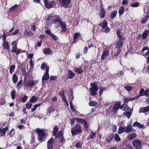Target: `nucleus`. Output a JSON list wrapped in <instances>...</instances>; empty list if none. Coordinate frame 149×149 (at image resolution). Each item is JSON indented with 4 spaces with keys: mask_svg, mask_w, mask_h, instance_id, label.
<instances>
[{
    "mask_svg": "<svg viewBox=\"0 0 149 149\" xmlns=\"http://www.w3.org/2000/svg\"><path fill=\"white\" fill-rule=\"evenodd\" d=\"M47 19L50 21L51 24H56L57 27L60 26L62 29H66V24L65 22L61 21V18L59 16L52 15H49Z\"/></svg>",
    "mask_w": 149,
    "mask_h": 149,
    "instance_id": "1",
    "label": "nucleus"
},
{
    "mask_svg": "<svg viewBox=\"0 0 149 149\" xmlns=\"http://www.w3.org/2000/svg\"><path fill=\"white\" fill-rule=\"evenodd\" d=\"M90 85L91 87L90 88V95L94 96L97 94V92L98 90V86L96 82L91 83Z\"/></svg>",
    "mask_w": 149,
    "mask_h": 149,
    "instance_id": "2",
    "label": "nucleus"
},
{
    "mask_svg": "<svg viewBox=\"0 0 149 149\" xmlns=\"http://www.w3.org/2000/svg\"><path fill=\"white\" fill-rule=\"evenodd\" d=\"M53 135L56 136V138H61L60 142L61 143H64L65 140L63 137V132L62 131H54Z\"/></svg>",
    "mask_w": 149,
    "mask_h": 149,
    "instance_id": "3",
    "label": "nucleus"
},
{
    "mask_svg": "<svg viewBox=\"0 0 149 149\" xmlns=\"http://www.w3.org/2000/svg\"><path fill=\"white\" fill-rule=\"evenodd\" d=\"M62 6L65 8H69L71 7V0H59Z\"/></svg>",
    "mask_w": 149,
    "mask_h": 149,
    "instance_id": "4",
    "label": "nucleus"
},
{
    "mask_svg": "<svg viewBox=\"0 0 149 149\" xmlns=\"http://www.w3.org/2000/svg\"><path fill=\"white\" fill-rule=\"evenodd\" d=\"M132 143L137 149H142V145L141 142L139 140H135L132 141Z\"/></svg>",
    "mask_w": 149,
    "mask_h": 149,
    "instance_id": "5",
    "label": "nucleus"
},
{
    "mask_svg": "<svg viewBox=\"0 0 149 149\" xmlns=\"http://www.w3.org/2000/svg\"><path fill=\"white\" fill-rule=\"evenodd\" d=\"M37 134H38V138L39 140L41 141L44 140L45 139L47 136V135L45 133L44 131H36Z\"/></svg>",
    "mask_w": 149,
    "mask_h": 149,
    "instance_id": "6",
    "label": "nucleus"
},
{
    "mask_svg": "<svg viewBox=\"0 0 149 149\" xmlns=\"http://www.w3.org/2000/svg\"><path fill=\"white\" fill-rule=\"evenodd\" d=\"M38 83V81L29 80L25 84V87L26 88H29V87L32 88H33L35 85Z\"/></svg>",
    "mask_w": 149,
    "mask_h": 149,
    "instance_id": "7",
    "label": "nucleus"
},
{
    "mask_svg": "<svg viewBox=\"0 0 149 149\" xmlns=\"http://www.w3.org/2000/svg\"><path fill=\"white\" fill-rule=\"evenodd\" d=\"M45 6L47 8H51L55 5L54 1V0H44Z\"/></svg>",
    "mask_w": 149,
    "mask_h": 149,
    "instance_id": "8",
    "label": "nucleus"
},
{
    "mask_svg": "<svg viewBox=\"0 0 149 149\" xmlns=\"http://www.w3.org/2000/svg\"><path fill=\"white\" fill-rule=\"evenodd\" d=\"M121 102L118 101L116 102L112 110L113 112L115 114L117 110H118L122 107L121 106Z\"/></svg>",
    "mask_w": 149,
    "mask_h": 149,
    "instance_id": "9",
    "label": "nucleus"
},
{
    "mask_svg": "<svg viewBox=\"0 0 149 149\" xmlns=\"http://www.w3.org/2000/svg\"><path fill=\"white\" fill-rule=\"evenodd\" d=\"M109 51L108 49H104L101 56V59L104 60L107 58L109 56Z\"/></svg>",
    "mask_w": 149,
    "mask_h": 149,
    "instance_id": "10",
    "label": "nucleus"
},
{
    "mask_svg": "<svg viewBox=\"0 0 149 149\" xmlns=\"http://www.w3.org/2000/svg\"><path fill=\"white\" fill-rule=\"evenodd\" d=\"M54 142L53 139L52 137L47 143V147L48 149H52L53 146Z\"/></svg>",
    "mask_w": 149,
    "mask_h": 149,
    "instance_id": "11",
    "label": "nucleus"
},
{
    "mask_svg": "<svg viewBox=\"0 0 149 149\" xmlns=\"http://www.w3.org/2000/svg\"><path fill=\"white\" fill-rule=\"evenodd\" d=\"M11 45L12 46V49L11 52L12 53L16 52L17 49V42L15 41H13L12 42Z\"/></svg>",
    "mask_w": 149,
    "mask_h": 149,
    "instance_id": "12",
    "label": "nucleus"
},
{
    "mask_svg": "<svg viewBox=\"0 0 149 149\" xmlns=\"http://www.w3.org/2000/svg\"><path fill=\"white\" fill-rule=\"evenodd\" d=\"M80 34L79 33H74V38L72 43L73 44L76 43L77 42V38L79 36Z\"/></svg>",
    "mask_w": 149,
    "mask_h": 149,
    "instance_id": "13",
    "label": "nucleus"
},
{
    "mask_svg": "<svg viewBox=\"0 0 149 149\" xmlns=\"http://www.w3.org/2000/svg\"><path fill=\"white\" fill-rule=\"evenodd\" d=\"M123 46V41L122 40H118L117 42L116 47L119 49L121 48Z\"/></svg>",
    "mask_w": 149,
    "mask_h": 149,
    "instance_id": "14",
    "label": "nucleus"
},
{
    "mask_svg": "<svg viewBox=\"0 0 149 149\" xmlns=\"http://www.w3.org/2000/svg\"><path fill=\"white\" fill-rule=\"evenodd\" d=\"M105 10L103 7H101V9L100 10V15L101 18H103L105 16Z\"/></svg>",
    "mask_w": 149,
    "mask_h": 149,
    "instance_id": "15",
    "label": "nucleus"
},
{
    "mask_svg": "<svg viewBox=\"0 0 149 149\" xmlns=\"http://www.w3.org/2000/svg\"><path fill=\"white\" fill-rule=\"evenodd\" d=\"M68 78L70 79H72L75 75V74L71 70H69L68 72Z\"/></svg>",
    "mask_w": 149,
    "mask_h": 149,
    "instance_id": "16",
    "label": "nucleus"
},
{
    "mask_svg": "<svg viewBox=\"0 0 149 149\" xmlns=\"http://www.w3.org/2000/svg\"><path fill=\"white\" fill-rule=\"evenodd\" d=\"M18 77L17 75L15 74L13 75L12 77V80L14 84L16 83L18 81Z\"/></svg>",
    "mask_w": 149,
    "mask_h": 149,
    "instance_id": "17",
    "label": "nucleus"
},
{
    "mask_svg": "<svg viewBox=\"0 0 149 149\" xmlns=\"http://www.w3.org/2000/svg\"><path fill=\"white\" fill-rule=\"evenodd\" d=\"M24 35L25 36L30 37L32 36L33 35V33L31 31H25L24 32Z\"/></svg>",
    "mask_w": 149,
    "mask_h": 149,
    "instance_id": "18",
    "label": "nucleus"
},
{
    "mask_svg": "<svg viewBox=\"0 0 149 149\" xmlns=\"http://www.w3.org/2000/svg\"><path fill=\"white\" fill-rule=\"evenodd\" d=\"M117 13V11L116 10H113L110 14V18L111 19L114 18L116 16Z\"/></svg>",
    "mask_w": 149,
    "mask_h": 149,
    "instance_id": "19",
    "label": "nucleus"
},
{
    "mask_svg": "<svg viewBox=\"0 0 149 149\" xmlns=\"http://www.w3.org/2000/svg\"><path fill=\"white\" fill-rule=\"evenodd\" d=\"M43 52L45 54H51V50L49 48H46L43 50Z\"/></svg>",
    "mask_w": 149,
    "mask_h": 149,
    "instance_id": "20",
    "label": "nucleus"
},
{
    "mask_svg": "<svg viewBox=\"0 0 149 149\" xmlns=\"http://www.w3.org/2000/svg\"><path fill=\"white\" fill-rule=\"evenodd\" d=\"M3 46L6 49L8 50L9 49V45L7 41L3 42Z\"/></svg>",
    "mask_w": 149,
    "mask_h": 149,
    "instance_id": "21",
    "label": "nucleus"
},
{
    "mask_svg": "<svg viewBox=\"0 0 149 149\" xmlns=\"http://www.w3.org/2000/svg\"><path fill=\"white\" fill-rule=\"evenodd\" d=\"M149 32V30H146L143 32L142 34V38L143 39H144L146 38Z\"/></svg>",
    "mask_w": 149,
    "mask_h": 149,
    "instance_id": "22",
    "label": "nucleus"
},
{
    "mask_svg": "<svg viewBox=\"0 0 149 149\" xmlns=\"http://www.w3.org/2000/svg\"><path fill=\"white\" fill-rule=\"evenodd\" d=\"M125 11V9L123 6L120 7L119 9L118 13L120 16L122 15Z\"/></svg>",
    "mask_w": 149,
    "mask_h": 149,
    "instance_id": "23",
    "label": "nucleus"
},
{
    "mask_svg": "<svg viewBox=\"0 0 149 149\" xmlns=\"http://www.w3.org/2000/svg\"><path fill=\"white\" fill-rule=\"evenodd\" d=\"M133 125L134 126H137L140 128L144 127V126L143 125L137 122H135L133 124Z\"/></svg>",
    "mask_w": 149,
    "mask_h": 149,
    "instance_id": "24",
    "label": "nucleus"
},
{
    "mask_svg": "<svg viewBox=\"0 0 149 149\" xmlns=\"http://www.w3.org/2000/svg\"><path fill=\"white\" fill-rule=\"evenodd\" d=\"M149 18V15H146L144 16L143 18L141 20V22L142 24H145L146 23V22L148 20V19Z\"/></svg>",
    "mask_w": 149,
    "mask_h": 149,
    "instance_id": "25",
    "label": "nucleus"
},
{
    "mask_svg": "<svg viewBox=\"0 0 149 149\" xmlns=\"http://www.w3.org/2000/svg\"><path fill=\"white\" fill-rule=\"evenodd\" d=\"M22 80H20L17 84L16 88L18 91H19L21 88Z\"/></svg>",
    "mask_w": 149,
    "mask_h": 149,
    "instance_id": "26",
    "label": "nucleus"
},
{
    "mask_svg": "<svg viewBox=\"0 0 149 149\" xmlns=\"http://www.w3.org/2000/svg\"><path fill=\"white\" fill-rule=\"evenodd\" d=\"M71 130H81V127L79 124L76 125L74 128V130L72 129Z\"/></svg>",
    "mask_w": 149,
    "mask_h": 149,
    "instance_id": "27",
    "label": "nucleus"
},
{
    "mask_svg": "<svg viewBox=\"0 0 149 149\" xmlns=\"http://www.w3.org/2000/svg\"><path fill=\"white\" fill-rule=\"evenodd\" d=\"M113 137V133L110 134L107 137V141L108 142H109L111 141Z\"/></svg>",
    "mask_w": 149,
    "mask_h": 149,
    "instance_id": "28",
    "label": "nucleus"
},
{
    "mask_svg": "<svg viewBox=\"0 0 149 149\" xmlns=\"http://www.w3.org/2000/svg\"><path fill=\"white\" fill-rule=\"evenodd\" d=\"M15 67V65H12L9 68V73L10 74H12L14 70Z\"/></svg>",
    "mask_w": 149,
    "mask_h": 149,
    "instance_id": "29",
    "label": "nucleus"
},
{
    "mask_svg": "<svg viewBox=\"0 0 149 149\" xmlns=\"http://www.w3.org/2000/svg\"><path fill=\"white\" fill-rule=\"evenodd\" d=\"M49 74L45 73L43 75L42 77V80H48L49 78Z\"/></svg>",
    "mask_w": 149,
    "mask_h": 149,
    "instance_id": "30",
    "label": "nucleus"
},
{
    "mask_svg": "<svg viewBox=\"0 0 149 149\" xmlns=\"http://www.w3.org/2000/svg\"><path fill=\"white\" fill-rule=\"evenodd\" d=\"M89 105L91 107H95L97 105V103L96 101H91L89 103Z\"/></svg>",
    "mask_w": 149,
    "mask_h": 149,
    "instance_id": "31",
    "label": "nucleus"
},
{
    "mask_svg": "<svg viewBox=\"0 0 149 149\" xmlns=\"http://www.w3.org/2000/svg\"><path fill=\"white\" fill-rule=\"evenodd\" d=\"M74 71L75 72H77L78 74H81L82 73L83 70L81 68H78L75 69Z\"/></svg>",
    "mask_w": 149,
    "mask_h": 149,
    "instance_id": "32",
    "label": "nucleus"
},
{
    "mask_svg": "<svg viewBox=\"0 0 149 149\" xmlns=\"http://www.w3.org/2000/svg\"><path fill=\"white\" fill-rule=\"evenodd\" d=\"M37 97L35 96H33L31 97L29 100V101L31 103L35 102L37 101Z\"/></svg>",
    "mask_w": 149,
    "mask_h": 149,
    "instance_id": "33",
    "label": "nucleus"
},
{
    "mask_svg": "<svg viewBox=\"0 0 149 149\" xmlns=\"http://www.w3.org/2000/svg\"><path fill=\"white\" fill-rule=\"evenodd\" d=\"M107 22L105 21H104L103 22L100 24V25L101 26L102 28H104L107 26Z\"/></svg>",
    "mask_w": 149,
    "mask_h": 149,
    "instance_id": "34",
    "label": "nucleus"
},
{
    "mask_svg": "<svg viewBox=\"0 0 149 149\" xmlns=\"http://www.w3.org/2000/svg\"><path fill=\"white\" fill-rule=\"evenodd\" d=\"M41 104V103H39V104H35V105H34V106L31 109V111L33 112L34 111H35L36 110V109L38 107L40 106Z\"/></svg>",
    "mask_w": 149,
    "mask_h": 149,
    "instance_id": "35",
    "label": "nucleus"
},
{
    "mask_svg": "<svg viewBox=\"0 0 149 149\" xmlns=\"http://www.w3.org/2000/svg\"><path fill=\"white\" fill-rule=\"evenodd\" d=\"M110 31V29L107 26L102 29V31L106 32L108 33Z\"/></svg>",
    "mask_w": 149,
    "mask_h": 149,
    "instance_id": "36",
    "label": "nucleus"
},
{
    "mask_svg": "<svg viewBox=\"0 0 149 149\" xmlns=\"http://www.w3.org/2000/svg\"><path fill=\"white\" fill-rule=\"evenodd\" d=\"M131 115V112H125L123 114V115L126 116L128 119L130 118Z\"/></svg>",
    "mask_w": 149,
    "mask_h": 149,
    "instance_id": "37",
    "label": "nucleus"
},
{
    "mask_svg": "<svg viewBox=\"0 0 149 149\" xmlns=\"http://www.w3.org/2000/svg\"><path fill=\"white\" fill-rule=\"evenodd\" d=\"M32 105V103L30 102H28L26 104V107L27 109H30Z\"/></svg>",
    "mask_w": 149,
    "mask_h": 149,
    "instance_id": "38",
    "label": "nucleus"
},
{
    "mask_svg": "<svg viewBox=\"0 0 149 149\" xmlns=\"http://www.w3.org/2000/svg\"><path fill=\"white\" fill-rule=\"evenodd\" d=\"M139 5V3L138 2H135L132 3L131 5V6L133 8L137 7H138Z\"/></svg>",
    "mask_w": 149,
    "mask_h": 149,
    "instance_id": "39",
    "label": "nucleus"
},
{
    "mask_svg": "<svg viewBox=\"0 0 149 149\" xmlns=\"http://www.w3.org/2000/svg\"><path fill=\"white\" fill-rule=\"evenodd\" d=\"M54 111L53 109V107H50L48 108L47 109V115L49 114L52 113H53Z\"/></svg>",
    "mask_w": 149,
    "mask_h": 149,
    "instance_id": "40",
    "label": "nucleus"
},
{
    "mask_svg": "<svg viewBox=\"0 0 149 149\" xmlns=\"http://www.w3.org/2000/svg\"><path fill=\"white\" fill-rule=\"evenodd\" d=\"M124 88L127 90L128 91H131L132 89V87L130 86H127L124 87Z\"/></svg>",
    "mask_w": 149,
    "mask_h": 149,
    "instance_id": "41",
    "label": "nucleus"
},
{
    "mask_svg": "<svg viewBox=\"0 0 149 149\" xmlns=\"http://www.w3.org/2000/svg\"><path fill=\"white\" fill-rule=\"evenodd\" d=\"M136 136V134L135 133H132L130 137L129 138V139L130 140H132L135 139Z\"/></svg>",
    "mask_w": 149,
    "mask_h": 149,
    "instance_id": "42",
    "label": "nucleus"
},
{
    "mask_svg": "<svg viewBox=\"0 0 149 149\" xmlns=\"http://www.w3.org/2000/svg\"><path fill=\"white\" fill-rule=\"evenodd\" d=\"M15 92L14 91H12L10 95L11 98L13 100H14L15 98Z\"/></svg>",
    "mask_w": 149,
    "mask_h": 149,
    "instance_id": "43",
    "label": "nucleus"
},
{
    "mask_svg": "<svg viewBox=\"0 0 149 149\" xmlns=\"http://www.w3.org/2000/svg\"><path fill=\"white\" fill-rule=\"evenodd\" d=\"M120 109L124 111H128L129 110V108L127 106H126L124 107L122 106Z\"/></svg>",
    "mask_w": 149,
    "mask_h": 149,
    "instance_id": "44",
    "label": "nucleus"
},
{
    "mask_svg": "<svg viewBox=\"0 0 149 149\" xmlns=\"http://www.w3.org/2000/svg\"><path fill=\"white\" fill-rule=\"evenodd\" d=\"M146 50H147V51L144 54V55H148L149 54V50L148 49L147 47H145L142 50V52H143Z\"/></svg>",
    "mask_w": 149,
    "mask_h": 149,
    "instance_id": "45",
    "label": "nucleus"
},
{
    "mask_svg": "<svg viewBox=\"0 0 149 149\" xmlns=\"http://www.w3.org/2000/svg\"><path fill=\"white\" fill-rule=\"evenodd\" d=\"M114 139L116 141H119L120 140V139L119 137V135L117 134H116L115 135Z\"/></svg>",
    "mask_w": 149,
    "mask_h": 149,
    "instance_id": "46",
    "label": "nucleus"
},
{
    "mask_svg": "<svg viewBox=\"0 0 149 149\" xmlns=\"http://www.w3.org/2000/svg\"><path fill=\"white\" fill-rule=\"evenodd\" d=\"M139 93L141 96L145 95V92H144V89L141 88L140 90Z\"/></svg>",
    "mask_w": 149,
    "mask_h": 149,
    "instance_id": "47",
    "label": "nucleus"
},
{
    "mask_svg": "<svg viewBox=\"0 0 149 149\" xmlns=\"http://www.w3.org/2000/svg\"><path fill=\"white\" fill-rule=\"evenodd\" d=\"M29 62L30 68L31 69H33V67L34 65L33 61L32 59H31Z\"/></svg>",
    "mask_w": 149,
    "mask_h": 149,
    "instance_id": "48",
    "label": "nucleus"
},
{
    "mask_svg": "<svg viewBox=\"0 0 149 149\" xmlns=\"http://www.w3.org/2000/svg\"><path fill=\"white\" fill-rule=\"evenodd\" d=\"M76 119L77 121L79 123H83L84 122H85V120L84 119L77 118Z\"/></svg>",
    "mask_w": 149,
    "mask_h": 149,
    "instance_id": "49",
    "label": "nucleus"
},
{
    "mask_svg": "<svg viewBox=\"0 0 149 149\" xmlns=\"http://www.w3.org/2000/svg\"><path fill=\"white\" fill-rule=\"evenodd\" d=\"M54 40H57L58 39V38L57 36L54 34L53 33L50 36Z\"/></svg>",
    "mask_w": 149,
    "mask_h": 149,
    "instance_id": "50",
    "label": "nucleus"
},
{
    "mask_svg": "<svg viewBox=\"0 0 149 149\" xmlns=\"http://www.w3.org/2000/svg\"><path fill=\"white\" fill-rule=\"evenodd\" d=\"M81 131H71L72 136H75L77 134V133H81Z\"/></svg>",
    "mask_w": 149,
    "mask_h": 149,
    "instance_id": "51",
    "label": "nucleus"
},
{
    "mask_svg": "<svg viewBox=\"0 0 149 149\" xmlns=\"http://www.w3.org/2000/svg\"><path fill=\"white\" fill-rule=\"evenodd\" d=\"M17 6V5H15L11 7L10 8V11H13L15 9Z\"/></svg>",
    "mask_w": 149,
    "mask_h": 149,
    "instance_id": "52",
    "label": "nucleus"
},
{
    "mask_svg": "<svg viewBox=\"0 0 149 149\" xmlns=\"http://www.w3.org/2000/svg\"><path fill=\"white\" fill-rule=\"evenodd\" d=\"M121 50L120 49L118 50L116 52H115L114 55L115 56H117L118 55L119 53L121 52Z\"/></svg>",
    "mask_w": 149,
    "mask_h": 149,
    "instance_id": "53",
    "label": "nucleus"
},
{
    "mask_svg": "<svg viewBox=\"0 0 149 149\" xmlns=\"http://www.w3.org/2000/svg\"><path fill=\"white\" fill-rule=\"evenodd\" d=\"M28 98V97L25 95L24 97L22 98V101L23 102H25L26 101Z\"/></svg>",
    "mask_w": 149,
    "mask_h": 149,
    "instance_id": "54",
    "label": "nucleus"
},
{
    "mask_svg": "<svg viewBox=\"0 0 149 149\" xmlns=\"http://www.w3.org/2000/svg\"><path fill=\"white\" fill-rule=\"evenodd\" d=\"M127 70L128 71H129L131 72L132 73L134 72V70H135V68L133 67H131L129 68H127Z\"/></svg>",
    "mask_w": 149,
    "mask_h": 149,
    "instance_id": "55",
    "label": "nucleus"
},
{
    "mask_svg": "<svg viewBox=\"0 0 149 149\" xmlns=\"http://www.w3.org/2000/svg\"><path fill=\"white\" fill-rule=\"evenodd\" d=\"M106 90L105 88L104 87H103L100 90V92H99V95H102L103 92L105 91Z\"/></svg>",
    "mask_w": 149,
    "mask_h": 149,
    "instance_id": "56",
    "label": "nucleus"
},
{
    "mask_svg": "<svg viewBox=\"0 0 149 149\" xmlns=\"http://www.w3.org/2000/svg\"><path fill=\"white\" fill-rule=\"evenodd\" d=\"M46 64H45V63H43L41 66V68L42 70H44V69L45 67L46 68Z\"/></svg>",
    "mask_w": 149,
    "mask_h": 149,
    "instance_id": "57",
    "label": "nucleus"
},
{
    "mask_svg": "<svg viewBox=\"0 0 149 149\" xmlns=\"http://www.w3.org/2000/svg\"><path fill=\"white\" fill-rule=\"evenodd\" d=\"M81 143L80 142H79L77 143L75 145V146L77 148H79L81 147Z\"/></svg>",
    "mask_w": 149,
    "mask_h": 149,
    "instance_id": "58",
    "label": "nucleus"
},
{
    "mask_svg": "<svg viewBox=\"0 0 149 149\" xmlns=\"http://www.w3.org/2000/svg\"><path fill=\"white\" fill-rule=\"evenodd\" d=\"M45 33L46 34H47L51 36L52 34L53 33H52L51 31L49 30H47L46 31Z\"/></svg>",
    "mask_w": 149,
    "mask_h": 149,
    "instance_id": "59",
    "label": "nucleus"
},
{
    "mask_svg": "<svg viewBox=\"0 0 149 149\" xmlns=\"http://www.w3.org/2000/svg\"><path fill=\"white\" fill-rule=\"evenodd\" d=\"M124 102H126L128 101H131L130 98H125L123 99Z\"/></svg>",
    "mask_w": 149,
    "mask_h": 149,
    "instance_id": "60",
    "label": "nucleus"
},
{
    "mask_svg": "<svg viewBox=\"0 0 149 149\" xmlns=\"http://www.w3.org/2000/svg\"><path fill=\"white\" fill-rule=\"evenodd\" d=\"M6 36L5 33L3 34L2 37V40L3 42H6Z\"/></svg>",
    "mask_w": 149,
    "mask_h": 149,
    "instance_id": "61",
    "label": "nucleus"
},
{
    "mask_svg": "<svg viewBox=\"0 0 149 149\" xmlns=\"http://www.w3.org/2000/svg\"><path fill=\"white\" fill-rule=\"evenodd\" d=\"M75 120H76L75 118H72V119H71L70 122V123L72 125L74 124V123L75 122Z\"/></svg>",
    "mask_w": 149,
    "mask_h": 149,
    "instance_id": "62",
    "label": "nucleus"
},
{
    "mask_svg": "<svg viewBox=\"0 0 149 149\" xmlns=\"http://www.w3.org/2000/svg\"><path fill=\"white\" fill-rule=\"evenodd\" d=\"M88 50L87 47H86L84 49L83 53L84 54H86L88 52Z\"/></svg>",
    "mask_w": 149,
    "mask_h": 149,
    "instance_id": "63",
    "label": "nucleus"
},
{
    "mask_svg": "<svg viewBox=\"0 0 149 149\" xmlns=\"http://www.w3.org/2000/svg\"><path fill=\"white\" fill-rule=\"evenodd\" d=\"M145 95L146 97L149 96V90H147L145 91Z\"/></svg>",
    "mask_w": 149,
    "mask_h": 149,
    "instance_id": "64",
    "label": "nucleus"
}]
</instances>
